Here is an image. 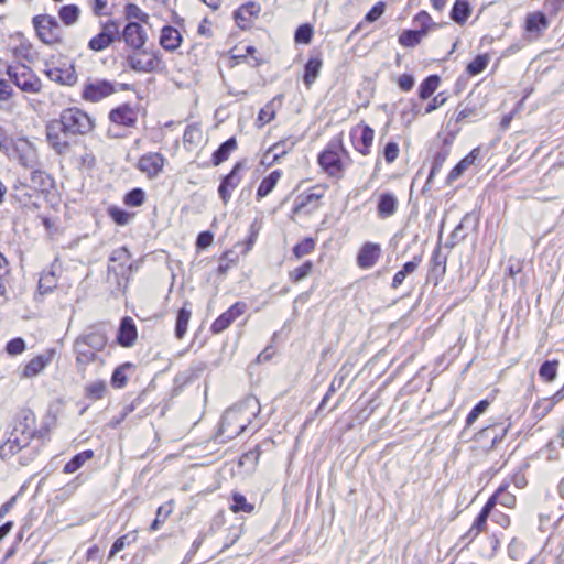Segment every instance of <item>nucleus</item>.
Listing matches in <instances>:
<instances>
[{
	"label": "nucleus",
	"mask_w": 564,
	"mask_h": 564,
	"mask_svg": "<svg viewBox=\"0 0 564 564\" xmlns=\"http://www.w3.org/2000/svg\"><path fill=\"white\" fill-rule=\"evenodd\" d=\"M413 23L419 26L417 31H424V36L429 31L436 26L431 15L426 11H420L413 19Z\"/></svg>",
	"instance_id": "obj_40"
},
{
	"label": "nucleus",
	"mask_w": 564,
	"mask_h": 564,
	"mask_svg": "<svg viewBox=\"0 0 564 564\" xmlns=\"http://www.w3.org/2000/svg\"><path fill=\"white\" fill-rule=\"evenodd\" d=\"M191 318V311L186 307H182L178 311L177 318H176V327H175V335L178 339L183 338L187 330V325Z\"/></svg>",
	"instance_id": "obj_38"
},
{
	"label": "nucleus",
	"mask_w": 564,
	"mask_h": 564,
	"mask_svg": "<svg viewBox=\"0 0 564 564\" xmlns=\"http://www.w3.org/2000/svg\"><path fill=\"white\" fill-rule=\"evenodd\" d=\"M275 100L276 98L269 101L261 110L259 111L257 123L259 127H263L264 124L272 121L275 117Z\"/></svg>",
	"instance_id": "obj_39"
},
{
	"label": "nucleus",
	"mask_w": 564,
	"mask_h": 564,
	"mask_svg": "<svg viewBox=\"0 0 564 564\" xmlns=\"http://www.w3.org/2000/svg\"><path fill=\"white\" fill-rule=\"evenodd\" d=\"M46 75L51 80L65 85H73L76 82V75L72 67L65 69L51 67L46 70Z\"/></svg>",
	"instance_id": "obj_25"
},
{
	"label": "nucleus",
	"mask_w": 564,
	"mask_h": 564,
	"mask_svg": "<svg viewBox=\"0 0 564 564\" xmlns=\"http://www.w3.org/2000/svg\"><path fill=\"white\" fill-rule=\"evenodd\" d=\"M487 519L488 517L485 516V513H480L475 519L471 528L465 533L463 536L464 540H467L468 542H471L476 539V536L482 532L487 525Z\"/></svg>",
	"instance_id": "obj_36"
},
{
	"label": "nucleus",
	"mask_w": 564,
	"mask_h": 564,
	"mask_svg": "<svg viewBox=\"0 0 564 564\" xmlns=\"http://www.w3.org/2000/svg\"><path fill=\"white\" fill-rule=\"evenodd\" d=\"M424 37V31L405 30L399 36V43L404 47H414Z\"/></svg>",
	"instance_id": "obj_33"
},
{
	"label": "nucleus",
	"mask_w": 564,
	"mask_h": 564,
	"mask_svg": "<svg viewBox=\"0 0 564 564\" xmlns=\"http://www.w3.org/2000/svg\"><path fill=\"white\" fill-rule=\"evenodd\" d=\"M182 42V36L177 29L166 25L161 30L160 44L166 51H175Z\"/></svg>",
	"instance_id": "obj_20"
},
{
	"label": "nucleus",
	"mask_w": 564,
	"mask_h": 564,
	"mask_svg": "<svg viewBox=\"0 0 564 564\" xmlns=\"http://www.w3.org/2000/svg\"><path fill=\"white\" fill-rule=\"evenodd\" d=\"M135 540V536L133 534H126L120 538H118L110 550L109 557H113L117 553L122 551L127 545H129L132 541Z\"/></svg>",
	"instance_id": "obj_54"
},
{
	"label": "nucleus",
	"mask_w": 564,
	"mask_h": 564,
	"mask_svg": "<svg viewBox=\"0 0 564 564\" xmlns=\"http://www.w3.org/2000/svg\"><path fill=\"white\" fill-rule=\"evenodd\" d=\"M67 134L59 121H53L46 127V138L48 143L57 153H64L69 145Z\"/></svg>",
	"instance_id": "obj_12"
},
{
	"label": "nucleus",
	"mask_w": 564,
	"mask_h": 564,
	"mask_svg": "<svg viewBox=\"0 0 564 564\" xmlns=\"http://www.w3.org/2000/svg\"><path fill=\"white\" fill-rule=\"evenodd\" d=\"M470 12L471 8L467 0H456L451 11V18L457 24L463 25L469 18Z\"/></svg>",
	"instance_id": "obj_28"
},
{
	"label": "nucleus",
	"mask_w": 564,
	"mask_h": 564,
	"mask_svg": "<svg viewBox=\"0 0 564 564\" xmlns=\"http://www.w3.org/2000/svg\"><path fill=\"white\" fill-rule=\"evenodd\" d=\"M39 37L46 44H53L59 40L61 28L55 18L51 15H37L33 19Z\"/></svg>",
	"instance_id": "obj_7"
},
{
	"label": "nucleus",
	"mask_w": 564,
	"mask_h": 564,
	"mask_svg": "<svg viewBox=\"0 0 564 564\" xmlns=\"http://www.w3.org/2000/svg\"><path fill=\"white\" fill-rule=\"evenodd\" d=\"M121 37L131 50L143 48L148 41V34L143 26L132 21L123 28Z\"/></svg>",
	"instance_id": "obj_10"
},
{
	"label": "nucleus",
	"mask_w": 564,
	"mask_h": 564,
	"mask_svg": "<svg viewBox=\"0 0 564 564\" xmlns=\"http://www.w3.org/2000/svg\"><path fill=\"white\" fill-rule=\"evenodd\" d=\"M235 319L227 311L223 313L212 325V330L215 334L224 332Z\"/></svg>",
	"instance_id": "obj_55"
},
{
	"label": "nucleus",
	"mask_w": 564,
	"mask_h": 564,
	"mask_svg": "<svg viewBox=\"0 0 564 564\" xmlns=\"http://www.w3.org/2000/svg\"><path fill=\"white\" fill-rule=\"evenodd\" d=\"M399 155V145L395 142H389L384 147V159L388 163H392Z\"/></svg>",
	"instance_id": "obj_64"
},
{
	"label": "nucleus",
	"mask_w": 564,
	"mask_h": 564,
	"mask_svg": "<svg viewBox=\"0 0 564 564\" xmlns=\"http://www.w3.org/2000/svg\"><path fill=\"white\" fill-rule=\"evenodd\" d=\"M115 93V86L106 79H96L84 86L82 96L85 100L97 102Z\"/></svg>",
	"instance_id": "obj_9"
},
{
	"label": "nucleus",
	"mask_w": 564,
	"mask_h": 564,
	"mask_svg": "<svg viewBox=\"0 0 564 564\" xmlns=\"http://www.w3.org/2000/svg\"><path fill=\"white\" fill-rule=\"evenodd\" d=\"M293 143H289L286 140L274 143L263 155L262 163L271 165L275 163L280 158L291 151Z\"/></svg>",
	"instance_id": "obj_23"
},
{
	"label": "nucleus",
	"mask_w": 564,
	"mask_h": 564,
	"mask_svg": "<svg viewBox=\"0 0 564 564\" xmlns=\"http://www.w3.org/2000/svg\"><path fill=\"white\" fill-rule=\"evenodd\" d=\"M557 368L558 360H546L541 365L539 376L545 382H553L557 376Z\"/></svg>",
	"instance_id": "obj_32"
},
{
	"label": "nucleus",
	"mask_w": 564,
	"mask_h": 564,
	"mask_svg": "<svg viewBox=\"0 0 564 564\" xmlns=\"http://www.w3.org/2000/svg\"><path fill=\"white\" fill-rule=\"evenodd\" d=\"M254 509L253 505L249 503L246 497L241 494H234L231 510L235 513L247 512L250 513Z\"/></svg>",
	"instance_id": "obj_45"
},
{
	"label": "nucleus",
	"mask_w": 564,
	"mask_h": 564,
	"mask_svg": "<svg viewBox=\"0 0 564 564\" xmlns=\"http://www.w3.org/2000/svg\"><path fill=\"white\" fill-rule=\"evenodd\" d=\"M550 552V553H554L555 555V560H554V563L553 564H562V555H563V552H564V549L562 546V544H557L555 546V549H553V545L551 543H547L545 544L542 553H541V563H545L546 562V553Z\"/></svg>",
	"instance_id": "obj_57"
},
{
	"label": "nucleus",
	"mask_w": 564,
	"mask_h": 564,
	"mask_svg": "<svg viewBox=\"0 0 564 564\" xmlns=\"http://www.w3.org/2000/svg\"><path fill=\"white\" fill-rule=\"evenodd\" d=\"M6 350L12 356L20 355L25 350V343L20 337L13 338L7 344Z\"/></svg>",
	"instance_id": "obj_61"
},
{
	"label": "nucleus",
	"mask_w": 564,
	"mask_h": 564,
	"mask_svg": "<svg viewBox=\"0 0 564 564\" xmlns=\"http://www.w3.org/2000/svg\"><path fill=\"white\" fill-rule=\"evenodd\" d=\"M107 341L106 332L101 328H90L75 339L74 352L78 372H85L89 364L99 360L98 352L104 350Z\"/></svg>",
	"instance_id": "obj_1"
},
{
	"label": "nucleus",
	"mask_w": 564,
	"mask_h": 564,
	"mask_svg": "<svg viewBox=\"0 0 564 564\" xmlns=\"http://www.w3.org/2000/svg\"><path fill=\"white\" fill-rule=\"evenodd\" d=\"M127 63L131 69L138 73H158L163 69L161 58L144 48L132 50L127 56Z\"/></svg>",
	"instance_id": "obj_4"
},
{
	"label": "nucleus",
	"mask_w": 564,
	"mask_h": 564,
	"mask_svg": "<svg viewBox=\"0 0 564 564\" xmlns=\"http://www.w3.org/2000/svg\"><path fill=\"white\" fill-rule=\"evenodd\" d=\"M477 155V150H473L468 155L460 160L449 172L447 182L452 183L463 175V173L474 164Z\"/></svg>",
	"instance_id": "obj_30"
},
{
	"label": "nucleus",
	"mask_w": 564,
	"mask_h": 564,
	"mask_svg": "<svg viewBox=\"0 0 564 564\" xmlns=\"http://www.w3.org/2000/svg\"><path fill=\"white\" fill-rule=\"evenodd\" d=\"M547 26L549 21L542 12H532L525 18V31L533 34L535 39L540 37Z\"/></svg>",
	"instance_id": "obj_16"
},
{
	"label": "nucleus",
	"mask_w": 564,
	"mask_h": 564,
	"mask_svg": "<svg viewBox=\"0 0 564 564\" xmlns=\"http://www.w3.org/2000/svg\"><path fill=\"white\" fill-rule=\"evenodd\" d=\"M323 62L319 56H312L306 62L303 79L307 88H310L318 77Z\"/></svg>",
	"instance_id": "obj_24"
},
{
	"label": "nucleus",
	"mask_w": 564,
	"mask_h": 564,
	"mask_svg": "<svg viewBox=\"0 0 564 564\" xmlns=\"http://www.w3.org/2000/svg\"><path fill=\"white\" fill-rule=\"evenodd\" d=\"M314 248L315 241L312 238H305L304 240L294 246L293 254L296 259H301L302 257L313 252Z\"/></svg>",
	"instance_id": "obj_47"
},
{
	"label": "nucleus",
	"mask_w": 564,
	"mask_h": 564,
	"mask_svg": "<svg viewBox=\"0 0 564 564\" xmlns=\"http://www.w3.org/2000/svg\"><path fill=\"white\" fill-rule=\"evenodd\" d=\"M553 408L554 405L549 398L539 399L532 406V415L541 420L546 416Z\"/></svg>",
	"instance_id": "obj_41"
},
{
	"label": "nucleus",
	"mask_w": 564,
	"mask_h": 564,
	"mask_svg": "<svg viewBox=\"0 0 564 564\" xmlns=\"http://www.w3.org/2000/svg\"><path fill=\"white\" fill-rule=\"evenodd\" d=\"M86 397L91 400H99L106 392V383L104 381H95L89 383L86 389Z\"/></svg>",
	"instance_id": "obj_48"
},
{
	"label": "nucleus",
	"mask_w": 564,
	"mask_h": 564,
	"mask_svg": "<svg viewBox=\"0 0 564 564\" xmlns=\"http://www.w3.org/2000/svg\"><path fill=\"white\" fill-rule=\"evenodd\" d=\"M488 406L489 402L487 400H481L480 402H478L467 415L466 426H471L475 423V421L479 417V415L486 412Z\"/></svg>",
	"instance_id": "obj_52"
},
{
	"label": "nucleus",
	"mask_w": 564,
	"mask_h": 564,
	"mask_svg": "<svg viewBox=\"0 0 564 564\" xmlns=\"http://www.w3.org/2000/svg\"><path fill=\"white\" fill-rule=\"evenodd\" d=\"M145 194L141 188H134L126 194L124 204L128 206L138 207L144 202Z\"/></svg>",
	"instance_id": "obj_51"
},
{
	"label": "nucleus",
	"mask_w": 564,
	"mask_h": 564,
	"mask_svg": "<svg viewBox=\"0 0 564 564\" xmlns=\"http://www.w3.org/2000/svg\"><path fill=\"white\" fill-rule=\"evenodd\" d=\"M313 271V262L305 261L302 265L289 272V278L292 282L296 283L307 278Z\"/></svg>",
	"instance_id": "obj_42"
},
{
	"label": "nucleus",
	"mask_w": 564,
	"mask_h": 564,
	"mask_svg": "<svg viewBox=\"0 0 564 564\" xmlns=\"http://www.w3.org/2000/svg\"><path fill=\"white\" fill-rule=\"evenodd\" d=\"M94 457L91 449L83 451L76 454L68 463L65 464L63 471L65 474H73L77 471L87 460Z\"/></svg>",
	"instance_id": "obj_31"
},
{
	"label": "nucleus",
	"mask_w": 564,
	"mask_h": 564,
	"mask_svg": "<svg viewBox=\"0 0 564 564\" xmlns=\"http://www.w3.org/2000/svg\"><path fill=\"white\" fill-rule=\"evenodd\" d=\"M109 118L116 124L131 127L137 120V113L131 107L124 105L111 110Z\"/></svg>",
	"instance_id": "obj_19"
},
{
	"label": "nucleus",
	"mask_w": 564,
	"mask_h": 564,
	"mask_svg": "<svg viewBox=\"0 0 564 564\" xmlns=\"http://www.w3.org/2000/svg\"><path fill=\"white\" fill-rule=\"evenodd\" d=\"M312 35H313L312 26L308 24H303V25L299 26L297 30L295 31L294 37L297 43L307 44L311 42Z\"/></svg>",
	"instance_id": "obj_59"
},
{
	"label": "nucleus",
	"mask_w": 564,
	"mask_h": 564,
	"mask_svg": "<svg viewBox=\"0 0 564 564\" xmlns=\"http://www.w3.org/2000/svg\"><path fill=\"white\" fill-rule=\"evenodd\" d=\"M22 446L20 445V442L18 438L14 440H7L1 446H0V458L7 459L15 454H18L21 451Z\"/></svg>",
	"instance_id": "obj_43"
},
{
	"label": "nucleus",
	"mask_w": 564,
	"mask_h": 564,
	"mask_svg": "<svg viewBox=\"0 0 564 564\" xmlns=\"http://www.w3.org/2000/svg\"><path fill=\"white\" fill-rule=\"evenodd\" d=\"M498 503L512 508L516 505V497L506 490L505 486H501L496 491Z\"/></svg>",
	"instance_id": "obj_58"
},
{
	"label": "nucleus",
	"mask_w": 564,
	"mask_h": 564,
	"mask_svg": "<svg viewBox=\"0 0 564 564\" xmlns=\"http://www.w3.org/2000/svg\"><path fill=\"white\" fill-rule=\"evenodd\" d=\"M129 251L127 248L121 247L112 251L110 256V261L120 262L121 267H124L129 260Z\"/></svg>",
	"instance_id": "obj_63"
},
{
	"label": "nucleus",
	"mask_w": 564,
	"mask_h": 564,
	"mask_svg": "<svg viewBox=\"0 0 564 564\" xmlns=\"http://www.w3.org/2000/svg\"><path fill=\"white\" fill-rule=\"evenodd\" d=\"M421 262L422 257L415 256L411 261L404 263L403 268L394 274L391 288L398 289L403 283L406 275L413 273L419 268Z\"/></svg>",
	"instance_id": "obj_26"
},
{
	"label": "nucleus",
	"mask_w": 564,
	"mask_h": 564,
	"mask_svg": "<svg viewBox=\"0 0 564 564\" xmlns=\"http://www.w3.org/2000/svg\"><path fill=\"white\" fill-rule=\"evenodd\" d=\"M281 175V171L275 170L271 172L267 177H264L257 189V198L262 199L263 197L268 196L275 187Z\"/></svg>",
	"instance_id": "obj_29"
},
{
	"label": "nucleus",
	"mask_w": 564,
	"mask_h": 564,
	"mask_svg": "<svg viewBox=\"0 0 564 564\" xmlns=\"http://www.w3.org/2000/svg\"><path fill=\"white\" fill-rule=\"evenodd\" d=\"M165 158L158 152L143 154L138 162V169L149 178H155L163 170Z\"/></svg>",
	"instance_id": "obj_11"
},
{
	"label": "nucleus",
	"mask_w": 564,
	"mask_h": 564,
	"mask_svg": "<svg viewBox=\"0 0 564 564\" xmlns=\"http://www.w3.org/2000/svg\"><path fill=\"white\" fill-rule=\"evenodd\" d=\"M9 263L4 256L0 252V296L6 293V284L9 279Z\"/></svg>",
	"instance_id": "obj_56"
},
{
	"label": "nucleus",
	"mask_w": 564,
	"mask_h": 564,
	"mask_svg": "<svg viewBox=\"0 0 564 564\" xmlns=\"http://www.w3.org/2000/svg\"><path fill=\"white\" fill-rule=\"evenodd\" d=\"M259 11L260 7L258 4L254 2H249L239 8V10L236 12V19H245L246 15H254L258 14Z\"/></svg>",
	"instance_id": "obj_62"
},
{
	"label": "nucleus",
	"mask_w": 564,
	"mask_h": 564,
	"mask_svg": "<svg viewBox=\"0 0 564 564\" xmlns=\"http://www.w3.org/2000/svg\"><path fill=\"white\" fill-rule=\"evenodd\" d=\"M349 161V153L344 148L340 139L332 140L327 148L318 155V164L328 176L334 178L343 177Z\"/></svg>",
	"instance_id": "obj_2"
},
{
	"label": "nucleus",
	"mask_w": 564,
	"mask_h": 564,
	"mask_svg": "<svg viewBox=\"0 0 564 564\" xmlns=\"http://www.w3.org/2000/svg\"><path fill=\"white\" fill-rule=\"evenodd\" d=\"M203 139L202 129L196 124L187 126L183 134L184 144L196 147Z\"/></svg>",
	"instance_id": "obj_37"
},
{
	"label": "nucleus",
	"mask_w": 564,
	"mask_h": 564,
	"mask_svg": "<svg viewBox=\"0 0 564 564\" xmlns=\"http://www.w3.org/2000/svg\"><path fill=\"white\" fill-rule=\"evenodd\" d=\"M8 155L25 169H34L39 165L36 150L28 140H18Z\"/></svg>",
	"instance_id": "obj_6"
},
{
	"label": "nucleus",
	"mask_w": 564,
	"mask_h": 564,
	"mask_svg": "<svg viewBox=\"0 0 564 564\" xmlns=\"http://www.w3.org/2000/svg\"><path fill=\"white\" fill-rule=\"evenodd\" d=\"M58 121L69 134H85L94 128L93 119L78 108L63 110Z\"/></svg>",
	"instance_id": "obj_3"
},
{
	"label": "nucleus",
	"mask_w": 564,
	"mask_h": 564,
	"mask_svg": "<svg viewBox=\"0 0 564 564\" xmlns=\"http://www.w3.org/2000/svg\"><path fill=\"white\" fill-rule=\"evenodd\" d=\"M53 351H48L44 355H39L31 359L23 369V378H33L40 375L44 368L52 361Z\"/></svg>",
	"instance_id": "obj_17"
},
{
	"label": "nucleus",
	"mask_w": 564,
	"mask_h": 564,
	"mask_svg": "<svg viewBox=\"0 0 564 564\" xmlns=\"http://www.w3.org/2000/svg\"><path fill=\"white\" fill-rule=\"evenodd\" d=\"M237 149L236 138L231 137L224 143L219 145V148L213 154V164L215 166L221 164L227 161L232 151Z\"/></svg>",
	"instance_id": "obj_27"
},
{
	"label": "nucleus",
	"mask_w": 564,
	"mask_h": 564,
	"mask_svg": "<svg viewBox=\"0 0 564 564\" xmlns=\"http://www.w3.org/2000/svg\"><path fill=\"white\" fill-rule=\"evenodd\" d=\"M137 338V329L131 318L126 317L122 319L119 334L118 341L123 347H129L133 344Z\"/></svg>",
	"instance_id": "obj_22"
},
{
	"label": "nucleus",
	"mask_w": 564,
	"mask_h": 564,
	"mask_svg": "<svg viewBox=\"0 0 564 564\" xmlns=\"http://www.w3.org/2000/svg\"><path fill=\"white\" fill-rule=\"evenodd\" d=\"M377 208L380 218H388L397 212L398 199L392 193H382L379 196Z\"/></svg>",
	"instance_id": "obj_21"
},
{
	"label": "nucleus",
	"mask_w": 564,
	"mask_h": 564,
	"mask_svg": "<svg viewBox=\"0 0 564 564\" xmlns=\"http://www.w3.org/2000/svg\"><path fill=\"white\" fill-rule=\"evenodd\" d=\"M124 15H126V19L128 20H132V19H135L142 23H148L149 22V14L143 12L137 4L134 3H128L126 7H124Z\"/></svg>",
	"instance_id": "obj_44"
},
{
	"label": "nucleus",
	"mask_w": 564,
	"mask_h": 564,
	"mask_svg": "<svg viewBox=\"0 0 564 564\" xmlns=\"http://www.w3.org/2000/svg\"><path fill=\"white\" fill-rule=\"evenodd\" d=\"M468 217H469L468 214L465 215L463 220L455 227V229L451 234L449 242L447 243L448 247L453 248L454 246H456L458 242H460L465 238V235L462 234V231L464 229V223L468 219Z\"/></svg>",
	"instance_id": "obj_60"
},
{
	"label": "nucleus",
	"mask_w": 564,
	"mask_h": 564,
	"mask_svg": "<svg viewBox=\"0 0 564 564\" xmlns=\"http://www.w3.org/2000/svg\"><path fill=\"white\" fill-rule=\"evenodd\" d=\"M109 215L111 217V219L117 224V225H127L131 218H132V214L119 208V207H110L109 208Z\"/></svg>",
	"instance_id": "obj_50"
},
{
	"label": "nucleus",
	"mask_w": 564,
	"mask_h": 564,
	"mask_svg": "<svg viewBox=\"0 0 564 564\" xmlns=\"http://www.w3.org/2000/svg\"><path fill=\"white\" fill-rule=\"evenodd\" d=\"M440 85V78L437 75H431L425 78L419 88V95L421 99L430 98Z\"/></svg>",
	"instance_id": "obj_35"
},
{
	"label": "nucleus",
	"mask_w": 564,
	"mask_h": 564,
	"mask_svg": "<svg viewBox=\"0 0 564 564\" xmlns=\"http://www.w3.org/2000/svg\"><path fill=\"white\" fill-rule=\"evenodd\" d=\"M40 164L31 171V183L35 188L44 189L47 185V175L39 167Z\"/></svg>",
	"instance_id": "obj_53"
},
{
	"label": "nucleus",
	"mask_w": 564,
	"mask_h": 564,
	"mask_svg": "<svg viewBox=\"0 0 564 564\" xmlns=\"http://www.w3.org/2000/svg\"><path fill=\"white\" fill-rule=\"evenodd\" d=\"M57 284V279L53 272L43 273L39 279V291L41 294L51 292Z\"/></svg>",
	"instance_id": "obj_46"
},
{
	"label": "nucleus",
	"mask_w": 564,
	"mask_h": 564,
	"mask_svg": "<svg viewBox=\"0 0 564 564\" xmlns=\"http://www.w3.org/2000/svg\"><path fill=\"white\" fill-rule=\"evenodd\" d=\"M7 74L10 79L23 91L37 93L41 89V82L34 73L26 66L19 67L9 66Z\"/></svg>",
	"instance_id": "obj_5"
},
{
	"label": "nucleus",
	"mask_w": 564,
	"mask_h": 564,
	"mask_svg": "<svg viewBox=\"0 0 564 564\" xmlns=\"http://www.w3.org/2000/svg\"><path fill=\"white\" fill-rule=\"evenodd\" d=\"M79 12V8L76 4H66L59 9L58 15L65 25H73L77 22Z\"/></svg>",
	"instance_id": "obj_34"
},
{
	"label": "nucleus",
	"mask_w": 564,
	"mask_h": 564,
	"mask_svg": "<svg viewBox=\"0 0 564 564\" xmlns=\"http://www.w3.org/2000/svg\"><path fill=\"white\" fill-rule=\"evenodd\" d=\"M247 427V422H240V411L230 409L223 416L221 429L225 433L239 435Z\"/></svg>",
	"instance_id": "obj_15"
},
{
	"label": "nucleus",
	"mask_w": 564,
	"mask_h": 564,
	"mask_svg": "<svg viewBox=\"0 0 564 564\" xmlns=\"http://www.w3.org/2000/svg\"><path fill=\"white\" fill-rule=\"evenodd\" d=\"M241 163H236L231 172L223 178L218 187V193L224 204L228 203V200L231 197V192L239 185L241 181V177L239 175V171L241 170Z\"/></svg>",
	"instance_id": "obj_13"
},
{
	"label": "nucleus",
	"mask_w": 564,
	"mask_h": 564,
	"mask_svg": "<svg viewBox=\"0 0 564 564\" xmlns=\"http://www.w3.org/2000/svg\"><path fill=\"white\" fill-rule=\"evenodd\" d=\"M489 62L487 55L476 56L467 66V70L470 75H478L485 70Z\"/></svg>",
	"instance_id": "obj_49"
},
{
	"label": "nucleus",
	"mask_w": 564,
	"mask_h": 564,
	"mask_svg": "<svg viewBox=\"0 0 564 564\" xmlns=\"http://www.w3.org/2000/svg\"><path fill=\"white\" fill-rule=\"evenodd\" d=\"M119 36V24L116 20H108L102 24V30L90 39L88 47L91 51L100 52L109 47Z\"/></svg>",
	"instance_id": "obj_8"
},
{
	"label": "nucleus",
	"mask_w": 564,
	"mask_h": 564,
	"mask_svg": "<svg viewBox=\"0 0 564 564\" xmlns=\"http://www.w3.org/2000/svg\"><path fill=\"white\" fill-rule=\"evenodd\" d=\"M360 133L359 139L355 142V148L361 154L366 155L369 153V149L372 145L375 131L369 126H362L358 129L352 130L351 137L356 138L357 133Z\"/></svg>",
	"instance_id": "obj_18"
},
{
	"label": "nucleus",
	"mask_w": 564,
	"mask_h": 564,
	"mask_svg": "<svg viewBox=\"0 0 564 564\" xmlns=\"http://www.w3.org/2000/svg\"><path fill=\"white\" fill-rule=\"evenodd\" d=\"M381 254V248L378 243L366 242L357 257V263L361 269H370L378 261Z\"/></svg>",
	"instance_id": "obj_14"
}]
</instances>
